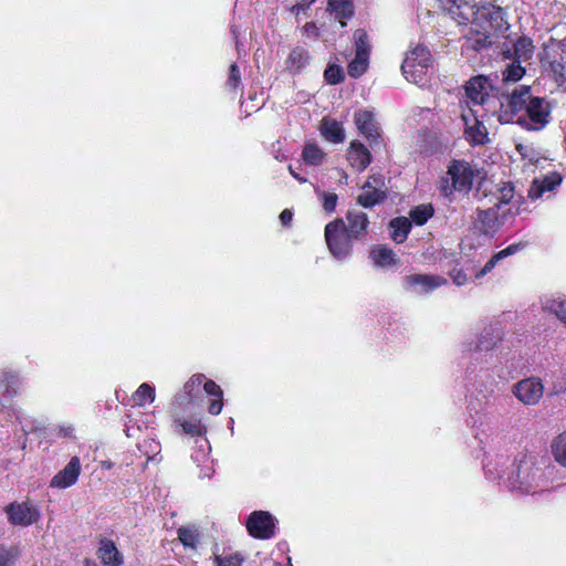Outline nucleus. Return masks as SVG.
<instances>
[{
	"label": "nucleus",
	"instance_id": "obj_23",
	"mask_svg": "<svg viewBox=\"0 0 566 566\" xmlns=\"http://www.w3.org/2000/svg\"><path fill=\"white\" fill-rule=\"evenodd\" d=\"M478 14L475 15V22L479 23L480 20L486 19L490 24V29H499L502 27L504 22V11L502 8L497 6H493L491 3L482 4L476 10Z\"/></svg>",
	"mask_w": 566,
	"mask_h": 566
},
{
	"label": "nucleus",
	"instance_id": "obj_24",
	"mask_svg": "<svg viewBox=\"0 0 566 566\" xmlns=\"http://www.w3.org/2000/svg\"><path fill=\"white\" fill-rule=\"evenodd\" d=\"M562 182V178L558 174H552L544 177L542 180L535 179L528 190V196L532 199H538L544 196L545 192L553 191Z\"/></svg>",
	"mask_w": 566,
	"mask_h": 566
},
{
	"label": "nucleus",
	"instance_id": "obj_45",
	"mask_svg": "<svg viewBox=\"0 0 566 566\" xmlns=\"http://www.w3.org/2000/svg\"><path fill=\"white\" fill-rule=\"evenodd\" d=\"M325 80L328 84H338L343 81V71L337 65H329L324 73Z\"/></svg>",
	"mask_w": 566,
	"mask_h": 566
},
{
	"label": "nucleus",
	"instance_id": "obj_18",
	"mask_svg": "<svg viewBox=\"0 0 566 566\" xmlns=\"http://www.w3.org/2000/svg\"><path fill=\"white\" fill-rule=\"evenodd\" d=\"M503 331L499 324H490L485 326L476 338L474 348L471 344H464L468 350L489 352L492 350L497 343L502 340Z\"/></svg>",
	"mask_w": 566,
	"mask_h": 566
},
{
	"label": "nucleus",
	"instance_id": "obj_38",
	"mask_svg": "<svg viewBox=\"0 0 566 566\" xmlns=\"http://www.w3.org/2000/svg\"><path fill=\"white\" fill-rule=\"evenodd\" d=\"M433 216V208L430 205H421L410 211V219L418 226L424 224Z\"/></svg>",
	"mask_w": 566,
	"mask_h": 566
},
{
	"label": "nucleus",
	"instance_id": "obj_54",
	"mask_svg": "<svg viewBox=\"0 0 566 566\" xmlns=\"http://www.w3.org/2000/svg\"><path fill=\"white\" fill-rule=\"evenodd\" d=\"M303 30L307 36H311L314 39H316L318 36V28L316 27V24L314 22H307L304 25Z\"/></svg>",
	"mask_w": 566,
	"mask_h": 566
},
{
	"label": "nucleus",
	"instance_id": "obj_60",
	"mask_svg": "<svg viewBox=\"0 0 566 566\" xmlns=\"http://www.w3.org/2000/svg\"><path fill=\"white\" fill-rule=\"evenodd\" d=\"M125 433L128 438L134 437V428L128 423L125 424Z\"/></svg>",
	"mask_w": 566,
	"mask_h": 566
},
{
	"label": "nucleus",
	"instance_id": "obj_49",
	"mask_svg": "<svg viewBox=\"0 0 566 566\" xmlns=\"http://www.w3.org/2000/svg\"><path fill=\"white\" fill-rule=\"evenodd\" d=\"M501 260H503V259L501 258V254H499V252H497L485 263V265L482 268V270L476 274V277H481V276L485 275L486 273H489L490 271H492L494 269V266L496 265V263Z\"/></svg>",
	"mask_w": 566,
	"mask_h": 566
},
{
	"label": "nucleus",
	"instance_id": "obj_13",
	"mask_svg": "<svg viewBox=\"0 0 566 566\" xmlns=\"http://www.w3.org/2000/svg\"><path fill=\"white\" fill-rule=\"evenodd\" d=\"M441 8L459 23L475 22L478 2L475 0H439Z\"/></svg>",
	"mask_w": 566,
	"mask_h": 566
},
{
	"label": "nucleus",
	"instance_id": "obj_26",
	"mask_svg": "<svg viewBox=\"0 0 566 566\" xmlns=\"http://www.w3.org/2000/svg\"><path fill=\"white\" fill-rule=\"evenodd\" d=\"M370 259L378 268H389L398 262L395 252L386 245H376L370 251Z\"/></svg>",
	"mask_w": 566,
	"mask_h": 566
},
{
	"label": "nucleus",
	"instance_id": "obj_6",
	"mask_svg": "<svg viewBox=\"0 0 566 566\" xmlns=\"http://www.w3.org/2000/svg\"><path fill=\"white\" fill-rule=\"evenodd\" d=\"M533 98L528 85L515 87L513 92L501 102L499 120L501 123L517 122V116L524 113L528 101Z\"/></svg>",
	"mask_w": 566,
	"mask_h": 566
},
{
	"label": "nucleus",
	"instance_id": "obj_42",
	"mask_svg": "<svg viewBox=\"0 0 566 566\" xmlns=\"http://www.w3.org/2000/svg\"><path fill=\"white\" fill-rule=\"evenodd\" d=\"M319 199L322 200L323 208L326 212L332 213L335 211L337 206L338 197L334 192H325L318 189L315 190Z\"/></svg>",
	"mask_w": 566,
	"mask_h": 566
},
{
	"label": "nucleus",
	"instance_id": "obj_4",
	"mask_svg": "<svg viewBox=\"0 0 566 566\" xmlns=\"http://www.w3.org/2000/svg\"><path fill=\"white\" fill-rule=\"evenodd\" d=\"M325 241L329 253L337 261H345L352 255L353 238L347 233L344 219H336L325 226Z\"/></svg>",
	"mask_w": 566,
	"mask_h": 566
},
{
	"label": "nucleus",
	"instance_id": "obj_40",
	"mask_svg": "<svg viewBox=\"0 0 566 566\" xmlns=\"http://www.w3.org/2000/svg\"><path fill=\"white\" fill-rule=\"evenodd\" d=\"M468 44L475 51L488 48L491 44L489 31L485 28L483 32L476 31L475 36L468 38Z\"/></svg>",
	"mask_w": 566,
	"mask_h": 566
},
{
	"label": "nucleus",
	"instance_id": "obj_15",
	"mask_svg": "<svg viewBox=\"0 0 566 566\" xmlns=\"http://www.w3.org/2000/svg\"><path fill=\"white\" fill-rule=\"evenodd\" d=\"M444 284L447 280L439 275L411 274L403 279L405 289L417 294H427Z\"/></svg>",
	"mask_w": 566,
	"mask_h": 566
},
{
	"label": "nucleus",
	"instance_id": "obj_39",
	"mask_svg": "<svg viewBox=\"0 0 566 566\" xmlns=\"http://www.w3.org/2000/svg\"><path fill=\"white\" fill-rule=\"evenodd\" d=\"M524 74L525 69L521 66V61L515 60L503 71V81L514 83L520 81Z\"/></svg>",
	"mask_w": 566,
	"mask_h": 566
},
{
	"label": "nucleus",
	"instance_id": "obj_41",
	"mask_svg": "<svg viewBox=\"0 0 566 566\" xmlns=\"http://www.w3.org/2000/svg\"><path fill=\"white\" fill-rule=\"evenodd\" d=\"M182 431L191 436H202L205 433V427L200 420H178Z\"/></svg>",
	"mask_w": 566,
	"mask_h": 566
},
{
	"label": "nucleus",
	"instance_id": "obj_53",
	"mask_svg": "<svg viewBox=\"0 0 566 566\" xmlns=\"http://www.w3.org/2000/svg\"><path fill=\"white\" fill-rule=\"evenodd\" d=\"M12 557L13 556L8 548L0 546V566H8Z\"/></svg>",
	"mask_w": 566,
	"mask_h": 566
},
{
	"label": "nucleus",
	"instance_id": "obj_37",
	"mask_svg": "<svg viewBox=\"0 0 566 566\" xmlns=\"http://www.w3.org/2000/svg\"><path fill=\"white\" fill-rule=\"evenodd\" d=\"M552 453L556 462L566 467V432L556 437L552 443Z\"/></svg>",
	"mask_w": 566,
	"mask_h": 566
},
{
	"label": "nucleus",
	"instance_id": "obj_56",
	"mask_svg": "<svg viewBox=\"0 0 566 566\" xmlns=\"http://www.w3.org/2000/svg\"><path fill=\"white\" fill-rule=\"evenodd\" d=\"M468 281V277L464 273L462 272H458L457 274L453 275V282L454 284H457L458 286H461L463 284H465Z\"/></svg>",
	"mask_w": 566,
	"mask_h": 566
},
{
	"label": "nucleus",
	"instance_id": "obj_7",
	"mask_svg": "<svg viewBox=\"0 0 566 566\" xmlns=\"http://www.w3.org/2000/svg\"><path fill=\"white\" fill-rule=\"evenodd\" d=\"M551 108L543 97L528 101L526 109L517 116V123L528 130H541L549 122Z\"/></svg>",
	"mask_w": 566,
	"mask_h": 566
},
{
	"label": "nucleus",
	"instance_id": "obj_48",
	"mask_svg": "<svg viewBox=\"0 0 566 566\" xmlns=\"http://www.w3.org/2000/svg\"><path fill=\"white\" fill-rule=\"evenodd\" d=\"M241 83V76H240V71L237 66V64H232L230 66V74H229V78H228V86L235 90L239 87Z\"/></svg>",
	"mask_w": 566,
	"mask_h": 566
},
{
	"label": "nucleus",
	"instance_id": "obj_9",
	"mask_svg": "<svg viewBox=\"0 0 566 566\" xmlns=\"http://www.w3.org/2000/svg\"><path fill=\"white\" fill-rule=\"evenodd\" d=\"M354 43L356 53L354 60L348 64V74L356 78L363 75L368 67L371 45L367 32L363 29L354 32Z\"/></svg>",
	"mask_w": 566,
	"mask_h": 566
},
{
	"label": "nucleus",
	"instance_id": "obj_28",
	"mask_svg": "<svg viewBox=\"0 0 566 566\" xmlns=\"http://www.w3.org/2000/svg\"><path fill=\"white\" fill-rule=\"evenodd\" d=\"M21 382L20 376L13 370L6 369L0 374V390L8 397L19 392Z\"/></svg>",
	"mask_w": 566,
	"mask_h": 566
},
{
	"label": "nucleus",
	"instance_id": "obj_35",
	"mask_svg": "<svg viewBox=\"0 0 566 566\" xmlns=\"http://www.w3.org/2000/svg\"><path fill=\"white\" fill-rule=\"evenodd\" d=\"M534 45L530 38H520L514 44V55L517 61H527L533 56Z\"/></svg>",
	"mask_w": 566,
	"mask_h": 566
},
{
	"label": "nucleus",
	"instance_id": "obj_19",
	"mask_svg": "<svg viewBox=\"0 0 566 566\" xmlns=\"http://www.w3.org/2000/svg\"><path fill=\"white\" fill-rule=\"evenodd\" d=\"M355 124L359 133L367 138L370 146L378 143L380 137L379 127L369 111H358L355 114Z\"/></svg>",
	"mask_w": 566,
	"mask_h": 566
},
{
	"label": "nucleus",
	"instance_id": "obj_1",
	"mask_svg": "<svg viewBox=\"0 0 566 566\" xmlns=\"http://www.w3.org/2000/svg\"><path fill=\"white\" fill-rule=\"evenodd\" d=\"M485 475L501 481L506 488L521 494H537L549 488L548 473L543 461L534 454H520L513 461L495 455L484 462Z\"/></svg>",
	"mask_w": 566,
	"mask_h": 566
},
{
	"label": "nucleus",
	"instance_id": "obj_34",
	"mask_svg": "<svg viewBox=\"0 0 566 566\" xmlns=\"http://www.w3.org/2000/svg\"><path fill=\"white\" fill-rule=\"evenodd\" d=\"M326 154L316 145L308 143L304 146L302 151L303 160L312 166L321 165L325 159Z\"/></svg>",
	"mask_w": 566,
	"mask_h": 566
},
{
	"label": "nucleus",
	"instance_id": "obj_12",
	"mask_svg": "<svg viewBox=\"0 0 566 566\" xmlns=\"http://www.w3.org/2000/svg\"><path fill=\"white\" fill-rule=\"evenodd\" d=\"M490 88L491 83L488 77L482 75L472 77L465 85L467 99L463 109H469V107L483 109V105L489 97Z\"/></svg>",
	"mask_w": 566,
	"mask_h": 566
},
{
	"label": "nucleus",
	"instance_id": "obj_20",
	"mask_svg": "<svg viewBox=\"0 0 566 566\" xmlns=\"http://www.w3.org/2000/svg\"><path fill=\"white\" fill-rule=\"evenodd\" d=\"M346 230L347 233L354 239L359 240L366 235L368 231L369 220L368 216L358 210H349L346 213Z\"/></svg>",
	"mask_w": 566,
	"mask_h": 566
},
{
	"label": "nucleus",
	"instance_id": "obj_58",
	"mask_svg": "<svg viewBox=\"0 0 566 566\" xmlns=\"http://www.w3.org/2000/svg\"><path fill=\"white\" fill-rule=\"evenodd\" d=\"M553 390L555 394L564 392L566 390V381L563 384H555Z\"/></svg>",
	"mask_w": 566,
	"mask_h": 566
},
{
	"label": "nucleus",
	"instance_id": "obj_43",
	"mask_svg": "<svg viewBox=\"0 0 566 566\" xmlns=\"http://www.w3.org/2000/svg\"><path fill=\"white\" fill-rule=\"evenodd\" d=\"M178 537L185 546L195 547L198 542V535L196 531L187 527H180L178 530Z\"/></svg>",
	"mask_w": 566,
	"mask_h": 566
},
{
	"label": "nucleus",
	"instance_id": "obj_36",
	"mask_svg": "<svg viewBox=\"0 0 566 566\" xmlns=\"http://www.w3.org/2000/svg\"><path fill=\"white\" fill-rule=\"evenodd\" d=\"M138 449L140 452H143L147 459V462L149 461H160V451L161 446L158 441L155 439H145L142 443L138 444Z\"/></svg>",
	"mask_w": 566,
	"mask_h": 566
},
{
	"label": "nucleus",
	"instance_id": "obj_16",
	"mask_svg": "<svg viewBox=\"0 0 566 566\" xmlns=\"http://www.w3.org/2000/svg\"><path fill=\"white\" fill-rule=\"evenodd\" d=\"M384 186L380 176H371L363 186V192L358 196V203L365 208H370L386 198V192L381 189Z\"/></svg>",
	"mask_w": 566,
	"mask_h": 566
},
{
	"label": "nucleus",
	"instance_id": "obj_32",
	"mask_svg": "<svg viewBox=\"0 0 566 566\" xmlns=\"http://www.w3.org/2000/svg\"><path fill=\"white\" fill-rule=\"evenodd\" d=\"M206 377L202 374L193 375L185 385L184 392L176 397V402L182 405L186 400L191 399L199 390Z\"/></svg>",
	"mask_w": 566,
	"mask_h": 566
},
{
	"label": "nucleus",
	"instance_id": "obj_57",
	"mask_svg": "<svg viewBox=\"0 0 566 566\" xmlns=\"http://www.w3.org/2000/svg\"><path fill=\"white\" fill-rule=\"evenodd\" d=\"M21 429L24 432V434H28L30 431L36 430L38 427L34 426L33 422L29 423L27 421L25 422L21 421Z\"/></svg>",
	"mask_w": 566,
	"mask_h": 566
},
{
	"label": "nucleus",
	"instance_id": "obj_50",
	"mask_svg": "<svg viewBox=\"0 0 566 566\" xmlns=\"http://www.w3.org/2000/svg\"><path fill=\"white\" fill-rule=\"evenodd\" d=\"M525 245H526V244H525V243H522V242H520V243H514V244H511V245H509L507 248H505V249L501 250V251L499 252V254H501V258H502V259H504V258H506V256H509V255H513L514 253H516V252H518V251L523 250V249L525 248Z\"/></svg>",
	"mask_w": 566,
	"mask_h": 566
},
{
	"label": "nucleus",
	"instance_id": "obj_25",
	"mask_svg": "<svg viewBox=\"0 0 566 566\" xmlns=\"http://www.w3.org/2000/svg\"><path fill=\"white\" fill-rule=\"evenodd\" d=\"M321 134L325 139L334 144L342 143L345 138V130L342 123L332 118L322 119Z\"/></svg>",
	"mask_w": 566,
	"mask_h": 566
},
{
	"label": "nucleus",
	"instance_id": "obj_51",
	"mask_svg": "<svg viewBox=\"0 0 566 566\" xmlns=\"http://www.w3.org/2000/svg\"><path fill=\"white\" fill-rule=\"evenodd\" d=\"M222 407H223L222 398H214L210 401L208 411L211 415L217 416L221 412Z\"/></svg>",
	"mask_w": 566,
	"mask_h": 566
},
{
	"label": "nucleus",
	"instance_id": "obj_27",
	"mask_svg": "<svg viewBox=\"0 0 566 566\" xmlns=\"http://www.w3.org/2000/svg\"><path fill=\"white\" fill-rule=\"evenodd\" d=\"M542 307L545 312L556 315V317L566 324V296L552 295L545 297Z\"/></svg>",
	"mask_w": 566,
	"mask_h": 566
},
{
	"label": "nucleus",
	"instance_id": "obj_33",
	"mask_svg": "<svg viewBox=\"0 0 566 566\" xmlns=\"http://www.w3.org/2000/svg\"><path fill=\"white\" fill-rule=\"evenodd\" d=\"M155 398V387L147 382H143L132 396L134 403L138 407H144L147 403H151Z\"/></svg>",
	"mask_w": 566,
	"mask_h": 566
},
{
	"label": "nucleus",
	"instance_id": "obj_55",
	"mask_svg": "<svg viewBox=\"0 0 566 566\" xmlns=\"http://www.w3.org/2000/svg\"><path fill=\"white\" fill-rule=\"evenodd\" d=\"M292 212L287 209L283 210L280 214V220L282 222L283 226H289L290 222L292 221Z\"/></svg>",
	"mask_w": 566,
	"mask_h": 566
},
{
	"label": "nucleus",
	"instance_id": "obj_44",
	"mask_svg": "<svg viewBox=\"0 0 566 566\" xmlns=\"http://www.w3.org/2000/svg\"><path fill=\"white\" fill-rule=\"evenodd\" d=\"M213 562L216 566H242L243 559L238 554L229 556L216 555Z\"/></svg>",
	"mask_w": 566,
	"mask_h": 566
},
{
	"label": "nucleus",
	"instance_id": "obj_17",
	"mask_svg": "<svg viewBox=\"0 0 566 566\" xmlns=\"http://www.w3.org/2000/svg\"><path fill=\"white\" fill-rule=\"evenodd\" d=\"M81 473V461L78 457H72L65 468L59 471L51 480L50 488L67 489L74 485Z\"/></svg>",
	"mask_w": 566,
	"mask_h": 566
},
{
	"label": "nucleus",
	"instance_id": "obj_2",
	"mask_svg": "<svg viewBox=\"0 0 566 566\" xmlns=\"http://www.w3.org/2000/svg\"><path fill=\"white\" fill-rule=\"evenodd\" d=\"M495 203L489 209L478 210L473 219V230L485 237L493 238L501 227L517 212L514 187L503 182L494 192Z\"/></svg>",
	"mask_w": 566,
	"mask_h": 566
},
{
	"label": "nucleus",
	"instance_id": "obj_46",
	"mask_svg": "<svg viewBox=\"0 0 566 566\" xmlns=\"http://www.w3.org/2000/svg\"><path fill=\"white\" fill-rule=\"evenodd\" d=\"M74 426L72 423H61L53 428L54 436L57 438H74Z\"/></svg>",
	"mask_w": 566,
	"mask_h": 566
},
{
	"label": "nucleus",
	"instance_id": "obj_61",
	"mask_svg": "<svg viewBox=\"0 0 566 566\" xmlns=\"http://www.w3.org/2000/svg\"><path fill=\"white\" fill-rule=\"evenodd\" d=\"M347 178H348L347 175L344 171H342V178L339 180L340 184H346L347 182Z\"/></svg>",
	"mask_w": 566,
	"mask_h": 566
},
{
	"label": "nucleus",
	"instance_id": "obj_59",
	"mask_svg": "<svg viewBox=\"0 0 566 566\" xmlns=\"http://www.w3.org/2000/svg\"><path fill=\"white\" fill-rule=\"evenodd\" d=\"M289 170H290L291 175H292L296 180H298L300 182H306V179H305V178H303V177H301L298 174H296V172L293 170L292 166H289Z\"/></svg>",
	"mask_w": 566,
	"mask_h": 566
},
{
	"label": "nucleus",
	"instance_id": "obj_5",
	"mask_svg": "<svg viewBox=\"0 0 566 566\" xmlns=\"http://www.w3.org/2000/svg\"><path fill=\"white\" fill-rule=\"evenodd\" d=\"M431 66L430 51L423 45H417L407 53L401 64V72L408 82L420 85L426 82Z\"/></svg>",
	"mask_w": 566,
	"mask_h": 566
},
{
	"label": "nucleus",
	"instance_id": "obj_31",
	"mask_svg": "<svg viewBox=\"0 0 566 566\" xmlns=\"http://www.w3.org/2000/svg\"><path fill=\"white\" fill-rule=\"evenodd\" d=\"M310 60V55L306 49L296 46L294 48L286 60L287 69L293 72H300Z\"/></svg>",
	"mask_w": 566,
	"mask_h": 566
},
{
	"label": "nucleus",
	"instance_id": "obj_47",
	"mask_svg": "<svg viewBox=\"0 0 566 566\" xmlns=\"http://www.w3.org/2000/svg\"><path fill=\"white\" fill-rule=\"evenodd\" d=\"M203 389L207 395L212 396L214 398H222L223 391L221 387L216 384L213 380H206L202 382Z\"/></svg>",
	"mask_w": 566,
	"mask_h": 566
},
{
	"label": "nucleus",
	"instance_id": "obj_3",
	"mask_svg": "<svg viewBox=\"0 0 566 566\" xmlns=\"http://www.w3.org/2000/svg\"><path fill=\"white\" fill-rule=\"evenodd\" d=\"M474 170L468 161L452 160L437 182L440 193L451 199L454 192L468 193L473 185Z\"/></svg>",
	"mask_w": 566,
	"mask_h": 566
},
{
	"label": "nucleus",
	"instance_id": "obj_62",
	"mask_svg": "<svg viewBox=\"0 0 566 566\" xmlns=\"http://www.w3.org/2000/svg\"><path fill=\"white\" fill-rule=\"evenodd\" d=\"M273 566H292L291 563L289 562L287 564H281V563H274Z\"/></svg>",
	"mask_w": 566,
	"mask_h": 566
},
{
	"label": "nucleus",
	"instance_id": "obj_30",
	"mask_svg": "<svg viewBox=\"0 0 566 566\" xmlns=\"http://www.w3.org/2000/svg\"><path fill=\"white\" fill-rule=\"evenodd\" d=\"M328 7L342 27L346 24L344 20L349 19L354 13L350 0H328Z\"/></svg>",
	"mask_w": 566,
	"mask_h": 566
},
{
	"label": "nucleus",
	"instance_id": "obj_10",
	"mask_svg": "<svg viewBox=\"0 0 566 566\" xmlns=\"http://www.w3.org/2000/svg\"><path fill=\"white\" fill-rule=\"evenodd\" d=\"M512 394L524 406H535L543 398L544 384L538 377H527L513 385Z\"/></svg>",
	"mask_w": 566,
	"mask_h": 566
},
{
	"label": "nucleus",
	"instance_id": "obj_29",
	"mask_svg": "<svg viewBox=\"0 0 566 566\" xmlns=\"http://www.w3.org/2000/svg\"><path fill=\"white\" fill-rule=\"evenodd\" d=\"M390 237L397 243H402L411 229V221L406 217H398L390 221Z\"/></svg>",
	"mask_w": 566,
	"mask_h": 566
},
{
	"label": "nucleus",
	"instance_id": "obj_11",
	"mask_svg": "<svg viewBox=\"0 0 566 566\" xmlns=\"http://www.w3.org/2000/svg\"><path fill=\"white\" fill-rule=\"evenodd\" d=\"M8 521L14 526H29L40 518L39 509L29 502H13L6 506Z\"/></svg>",
	"mask_w": 566,
	"mask_h": 566
},
{
	"label": "nucleus",
	"instance_id": "obj_21",
	"mask_svg": "<svg viewBox=\"0 0 566 566\" xmlns=\"http://www.w3.org/2000/svg\"><path fill=\"white\" fill-rule=\"evenodd\" d=\"M96 555L104 566H122L124 557L115 543L108 538H101Z\"/></svg>",
	"mask_w": 566,
	"mask_h": 566
},
{
	"label": "nucleus",
	"instance_id": "obj_52",
	"mask_svg": "<svg viewBox=\"0 0 566 566\" xmlns=\"http://www.w3.org/2000/svg\"><path fill=\"white\" fill-rule=\"evenodd\" d=\"M314 2L315 0H306L302 3H296L295 6L292 7L291 10L296 15H300L301 13H304Z\"/></svg>",
	"mask_w": 566,
	"mask_h": 566
},
{
	"label": "nucleus",
	"instance_id": "obj_14",
	"mask_svg": "<svg viewBox=\"0 0 566 566\" xmlns=\"http://www.w3.org/2000/svg\"><path fill=\"white\" fill-rule=\"evenodd\" d=\"M247 528L255 538H271L275 534V518L269 512L255 511L250 514Z\"/></svg>",
	"mask_w": 566,
	"mask_h": 566
},
{
	"label": "nucleus",
	"instance_id": "obj_8",
	"mask_svg": "<svg viewBox=\"0 0 566 566\" xmlns=\"http://www.w3.org/2000/svg\"><path fill=\"white\" fill-rule=\"evenodd\" d=\"M483 109L469 107L462 109V120L464 123V136L471 145H484L489 142L488 130L483 124Z\"/></svg>",
	"mask_w": 566,
	"mask_h": 566
},
{
	"label": "nucleus",
	"instance_id": "obj_22",
	"mask_svg": "<svg viewBox=\"0 0 566 566\" xmlns=\"http://www.w3.org/2000/svg\"><path fill=\"white\" fill-rule=\"evenodd\" d=\"M347 160L354 169L363 171L370 164L371 155L360 142L354 140L349 145Z\"/></svg>",
	"mask_w": 566,
	"mask_h": 566
},
{
	"label": "nucleus",
	"instance_id": "obj_63",
	"mask_svg": "<svg viewBox=\"0 0 566 566\" xmlns=\"http://www.w3.org/2000/svg\"><path fill=\"white\" fill-rule=\"evenodd\" d=\"M85 566H97V565H96L94 562H90V560H87V562H86V564H85Z\"/></svg>",
	"mask_w": 566,
	"mask_h": 566
}]
</instances>
